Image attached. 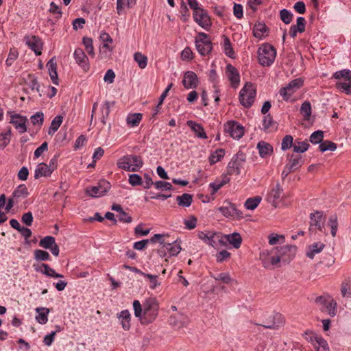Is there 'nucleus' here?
I'll use <instances>...</instances> for the list:
<instances>
[{"instance_id":"obj_1","label":"nucleus","mask_w":351,"mask_h":351,"mask_svg":"<svg viewBox=\"0 0 351 351\" xmlns=\"http://www.w3.org/2000/svg\"><path fill=\"white\" fill-rule=\"evenodd\" d=\"M134 315L139 318L142 324H148L154 322L159 309L157 300L154 298H147L141 305L138 300L133 302Z\"/></svg>"},{"instance_id":"obj_2","label":"nucleus","mask_w":351,"mask_h":351,"mask_svg":"<svg viewBox=\"0 0 351 351\" xmlns=\"http://www.w3.org/2000/svg\"><path fill=\"white\" fill-rule=\"evenodd\" d=\"M142 158L137 155H126L117 161L118 167L127 171H137L143 167Z\"/></svg>"},{"instance_id":"obj_3","label":"nucleus","mask_w":351,"mask_h":351,"mask_svg":"<svg viewBox=\"0 0 351 351\" xmlns=\"http://www.w3.org/2000/svg\"><path fill=\"white\" fill-rule=\"evenodd\" d=\"M258 59L263 66H270L275 60L276 50L269 43L263 44L258 49Z\"/></svg>"},{"instance_id":"obj_4","label":"nucleus","mask_w":351,"mask_h":351,"mask_svg":"<svg viewBox=\"0 0 351 351\" xmlns=\"http://www.w3.org/2000/svg\"><path fill=\"white\" fill-rule=\"evenodd\" d=\"M256 95V86L251 82H246L239 93V101L244 107L250 108Z\"/></svg>"},{"instance_id":"obj_5","label":"nucleus","mask_w":351,"mask_h":351,"mask_svg":"<svg viewBox=\"0 0 351 351\" xmlns=\"http://www.w3.org/2000/svg\"><path fill=\"white\" fill-rule=\"evenodd\" d=\"M195 47L202 56L208 54L213 49L208 35L204 32L199 33L195 38Z\"/></svg>"},{"instance_id":"obj_6","label":"nucleus","mask_w":351,"mask_h":351,"mask_svg":"<svg viewBox=\"0 0 351 351\" xmlns=\"http://www.w3.org/2000/svg\"><path fill=\"white\" fill-rule=\"evenodd\" d=\"M245 155L242 152H239L236 155H234L228 165V174L239 175L243 164L245 162Z\"/></svg>"},{"instance_id":"obj_7","label":"nucleus","mask_w":351,"mask_h":351,"mask_svg":"<svg viewBox=\"0 0 351 351\" xmlns=\"http://www.w3.org/2000/svg\"><path fill=\"white\" fill-rule=\"evenodd\" d=\"M285 322V317L282 314L274 313L268 315L263 322V324L253 323L254 325L261 326L265 328L278 329L282 326Z\"/></svg>"},{"instance_id":"obj_8","label":"nucleus","mask_w":351,"mask_h":351,"mask_svg":"<svg viewBox=\"0 0 351 351\" xmlns=\"http://www.w3.org/2000/svg\"><path fill=\"white\" fill-rule=\"evenodd\" d=\"M304 84V80L300 78H296L291 80L286 86L282 87L279 90V94L282 97L284 100L288 101L289 98L300 88Z\"/></svg>"},{"instance_id":"obj_9","label":"nucleus","mask_w":351,"mask_h":351,"mask_svg":"<svg viewBox=\"0 0 351 351\" xmlns=\"http://www.w3.org/2000/svg\"><path fill=\"white\" fill-rule=\"evenodd\" d=\"M281 262L289 263L295 256L297 247L292 245H286L275 249Z\"/></svg>"},{"instance_id":"obj_10","label":"nucleus","mask_w":351,"mask_h":351,"mask_svg":"<svg viewBox=\"0 0 351 351\" xmlns=\"http://www.w3.org/2000/svg\"><path fill=\"white\" fill-rule=\"evenodd\" d=\"M110 187L111 185L108 181L101 180L97 186L86 188V193L93 197H98L104 195Z\"/></svg>"},{"instance_id":"obj_11","label":"nucleus","mask_w":351,"mask_h":351,"mask_svg":"<svg viewBox=\"0 0 351 351\" xmlns=\"http://www.w3.org/2000/svg\"><path fill=\"white\" fill-rule=\"evenodd\" d=\"M310 227L309 232L312 234L315 232V228H317L319 231L322 232L324 228V219L325 217L324 214L321 211H316L315 213H311L310 215Z\"/></svg>"},{"instance_id":"obj_12","label":"nucleus","mask_w":351,"mask_h":351,"mask_svg":"<svg viewBox=\"0 0 351 351\" xmlns=\"http://www.w3.org/2000/svg\"><path fill=\"white\" fill-rule=\"evenodd\" d=\"M224 130L234 139H239L244 134L243 128L233 121H228L224 125Z\"/></svg>"},{"instance_id":"obj_13","label":"nucleus","mask_w":351,"mask_h":351,"mask_svg":"<svg viewBox=\"0 0 351 351\" xmlns=\"http://www.w3.org/2000/svg\"><path fill=\"white\" fill-rule=\"evenodd\" d=\"M194 21L204 29H208L211 25V21L208 12L203 8L199 9L197 11H195L193 13Z\"/></svg>"},{"instance_id":"obj_14","label":"nucleus","mask_w":351,"mask_h":351,"mask_svg":"<svg viewBox=\"0 0 351 351\" xmlns=\"http://www.w3.org/2000/svg\"><path fill=\"white\" fill-rule=\"evenodd\" d=\"M24 39L26 45L35 53L36 56H40L42 53L43 43L38 36H27Z\"/></svg>"},{"instance_id":"obj_15","label":"nucleus","mask_w":351,"mask_h":351,"mask_svg":"<svg viewBox=\"0 0 351 351\" xmlns=\"http://www.w3.org/2000/svg\"><path fill=\"white\" fill-rule=\"evenodd\" d=\"M227 77L232 88H237L240 82V75L238 70L232 64H228L226 68Z\"/></svg>"},{"instance_id":"obj_16","label":"nucleus","mask_w":351,"mask_h":351,"mask_svg":"<svg viewBox=\"0 0 351 351\" xmlns=\"http://www.w3.org/2000/svg\"><path fill=\"white\" fill-rule=\"evenodd\" d=\"M222 215L226 217H232L238 219L243 218V213L238 210L236 205L232 203H228L226 206H221L219 208Z\"/></svg>"},{"instance_id":"obj_17","label":"nucleus","mask_w":351,"mask_h":351,"mask_svg":"<svg viewBox=\"0 0 351 351\" xmlns=\"http://www.w3.org/2000/svg\"><path fill=\"white\" fill-rule=\"evenodd\" d=\"M283 189L279 183L270 191L267 195V201L271 204L273 206L276 208L278 206L280 198L282 197Z\"/></svg>"},{"instance_id":"obj_18","label":"nucleus","mask_w":351,"mask_h":351,"mask_svg":"<svg viewBox=\"0 0 351 351\" xmlns=\"http://www.w3.org/2000/svg\"><path fill=\"white\" fill-rule=\"evenodd\" d=\"M33 267L36 271L40 272L43 274L51 278H63L64 276L60 274H58L55 271V270L51 268L49 265L45 263H41L40 265L34 264Z\"/></svg>"},{"instance_id":"obj_19","label":"nucleus","mask_w":351,"mask_h":351,"mask_svg":"<svg viewBox=\"0 0 351 351\" xmlns=\"http://www.w3.org/2000/svg\"><path fill=\"white\" fill-rule=\"evenodd\" d=\"M74 58L76 62L84 71H87L89 69L88 58L82 49L77 48L75 50Z\"/></svg>"},{"instance_id":"obj_20","label":"nucleus","mask_w":351,"mask_h":351,"mask_svg":"<svg viewBox=\"0 0 351 351\" xmlns=\"http://www.w3.org/2000/svg\"><path fill=\"white\" fill-rule=\"evenodd\" d=\"M183 86L187 88H194L198 85L197 75L193 71H186L182 80Z\"/></svg>"},{"instance_id":"obj_21","label":"nucleus","mask_w":351,"mask_h":351,"mask_svg":"<svg viewBox=\"0 0 351 351\" xmlns=\"http://www.w3.org/2000/svg\"><path fill=\"white\" fill-rule=\"evenodd\" d=\"M27 119L25 117L19 114H14L11 117L10 123L13 124L20 133H24L27 131L26 122Z\"/></svg>"},{"instance_id":"obj_22","label":"nucleus","mask_w":351,"mask_h":351,"mask_svg":"<svg viewBox=\"0 0 351 351\" xmlns=\"http://www.w3.org/2000/svg\"><path fill=\"white\" fill-rule=\"evenodd\" d=\"M186 125L192 130L195 133V136L202 139H206L208 138L203 126L193 121L189 120L186 122Z\"/></svg>"},{"instance_id":"obj_23","label":"nucleus","mask_w":351,"mask_h":351,"mask_svg":"<svg viewBox=\"0 0 351 351\" xmlns=\"http://www.w3.org/2000/svg\"><path fill=\"white\" fill-rule=\"evenodd\" d=\"M257 149L260 156L263 158L270 156L274 152L273 147L269 143L263 141L258 142Z\"/></svg>"},{"instance_id":"obj_24","label":"nucleus","mask_w":351,"mask_h":351,"mask_svg":"<svg viewBox=\"0 0 351 351\" xmlns=\"http://www.w3.org/2000/svg\"><path fill=\"white\" fill-rule=\"evenodd\" d=\"M47 67L52 82L54 84H58V77L57 73V63L55 57L51 58L47 63Z\"/></svg>"},{"instance_id":"obj_25","label":"nucleus","mask_w":351,"mask_h":351,"mask_svg":"<svg viewBox=\"0 0 351 351\" xmlns=\"http://www.w3.org/2000/svg\"><path fill=\"white\" fill-rule=\"evenodd\" d=\"M325 247V244L322 242L314 243L307 247L306 255L311 259H313L315 254L321 252Z\"/></svg>"},{"instance_id":"obj_26","label":"nucleus","mask_w":351,"mask_h":351,"mask_svg":"<svg viewBox=\"0 0 351 351\" xmlns=\"http://www.w3.org/2000/svg\"><path fill=\"white\" fill-rule=\"evenodd\" d=\"M52 171L50 169V167H48V165L42 162L37 165L35 169L34 178L35 179H38L42 176L49 177Z\"/></svg>"},{"instance_id":"obj_27","label":"nucleus","mask_w":351,"mask_h":351,"mask_svg":"<svg viewBox=\"0 0 351 351\" xmlns=\"http://www.w3.org/2000/svg\"><path fill=\"white\" fill-rule=\"evenodd\" d=\"M227 242L231 244L234 248L238 249L242 243V238L239 233L234 232L230 234H225L223 237Z\"/></svg>"},{"instance_id":"obj_28","label":"nucleus","mask_w":351,"mask_h":351,"mask_svg":"<svg viewBox=\"0 0 351 351\" xmlns=\"http://www.w3.org/2000/svg\"><path fill=\"white\" fill-rule=\"evenodd\" d=\"M28 195L29 193L26 186L25 184H20L14 189L12 197L19 202L21 199L26 198Z\"/></svg>"},{"instance_id":"obj_29","label":"nucleus","mask_w":351,"mask_h":351,"mask_svg":"<svg viewBox=\"0 0 351 351\" xmlns=\"http://www.w3.org/2000/svg\"><path fill=\"white\" fill-rule=\"evenodd\" d=\"M118 319L121 321V324L122 325V328L127 330L130 328V319L131 315L128 310H123L121 311L118 315Z\"/></svg>"},{"instance_id":"obj_30","label":"nucleus","mask_w":351,"mask_h":351,"mask_svg":"<svg viewBox=\"0 0 351 351\" xmlns=\"http://www.w3.org/2000/svg\"><path fill=\"white\" fill-rule=\"evenodd\" d=\"M49 308L45 307H38L36 308V312L38 315L36 316V321L40 324H45L48 321V314L49 313Z\"/></svg>"},{"instance_id":"obj_31","label":"nucleus","mask_w":351,"mask_h":351,"mask_svg":"<svg viewBox=\"0 0 351 351\" xmlns=\"http://www.w3.org/2000/svg\"><path fill=\"white\" fill-rule=\"evenodd\" d=\"M263 126L265 132H271L277 129V124L269 114L264 117Z\"/></svg>"},{"instance_id":"obj_32","label":"nucleus","mask_w":351,"mask_h":351,"mask_svg":"<svg viewBox=\"0 0 351 351\" xmlns=\"http://www.w3.org/2000/svg\"><path fill=\"white\" fill-rule=\"evenodd\" d=\"M178 204L180 206L189 207L193 202V195L189 193H184L176 197Z\"/></svg>"},{"instance_id":"obj_33","label":"nucleus","mask_w":351,"mask_h":351,"mask_svg":"<svg viewBox=\"0 0 351 351\" xmlns=\"http://www.w3.org/2000/svg\"><path fill=\"white\" fill-rule=\"evenodd\" d=\"M143 114L141 113L129 114L126 118L127 124L131 127L137 126L141 121Z\"/></svg>"},{"instance_id":"obj_34","label":"nucleus","mask_w":351,"mask_h":351,"mask_svg":"<svg viewBox=\"0 0 351 351\" xmlns=\"http://www.w3.org/2000/svg\"><path fill=\"white\" fill-rule=\"evenodd\" d=\"M303 163L304 160L301 156L292 154L287 165L295 171L301 167Z\"/></svg>"},{"instance_id":"obj_35","label":"nucleus","mask_w":351,"mask_h":351,"mask_svg":"<svg viewBox=\"0 0 351 351\" xmlns=\"http://www.w3.org/2000/svg\"><path fill=\"white\" fill-rule=\"evenodd\" d=\"M312 109L311 103L308 101H305L302 103L300 107V113L303 116L304 119L306 121L309 120L311 116Z\"/></svg>"},{"instance_id":"obj_36","label":"nucleus","mask_w":351,"mask_h":351,"mask_svg":"<svg viewBox=\"0 0 351 351\" xmlns=\"http://www.w3.org/2000/svg\"><path fill=\"white\" fill-rule=\"evenodd\" d=\"M338 219L336 214H334L328 218V226L330 227V233L332 237L337 234L338 229Z\"/></svg>"},{"instance_id":"obj_37","label":"nucleus","mask_w":351,"mask_h":351,"mask_svg":"<svg viewBox=\"0 0 351 351\" xmlns=\"http://www.w3.org/2000/svg\"><path fill=\"white\" fill-rule=\"evenodd\" d=\"M164 247L167 250L170 256L178 255L182 250L180 245L176 242L173 243H164Z\"/></svg>"},{"instance_id":"obj_38","label":"nucleus","mask_w":351,"mask_h":351,"mask_svg":"<svg viewBox=\"0 0 351 351\" xmlns=\"http://www.w3.org/2000/svg\"><path fill=\"white\" fill-rule=\"evenodd\" d=\"M225 155V150L223 149H217L215 152L211 154L209 157V162L210 165H214L216 162L220 161Z\"/></svg>"},{"instance_id":"obj_39","label":"nucleus","mask_w":351,"mask_h":351,"mask_svg":"<svg viewBox=\"0 0 351 351\" xmlns=\"http://www.w3.org/2000/svg\"><path fill=\"white\" fill-rule=\"evenodd\" d=\"M267 30L268 29L265 23H258L254 27L253 34L256 38H261Z\"/></svg>"},{"instance_id":"obj_40","label":"nucleus","mask_w":351,"mask_h":351,"mask_svg":"<svg viewBox=\"0 0 351 351\" xmlns=\"http://www.w3.org/2000/svg\"><path fill=\"white\" fill-rule=\"evenodd\" d=\"M262 198L260 196H255L247 199L245 202V207L248 210H254L261 202Z\"/></svg>"},{"instance_id":"obj_41","label":"nucleus","mask_w":351,"mask_h":351,"mask_svg":"<svg viewBox=\"0 0 351 351\" xmlns=\"http://www.w3.org/2000/svg\"><path fill=\"white\" fill-rule=\"evenodd\" d=\"M337 302L331 297L330 302L327 303L325 308H321L323 312H327L331 317H335L337 314Z\"/></svg>"},{"instance_id":"obj_42","label":"nucleus","mask_w":351,"mask_h":351,"mask_svg":"<svg viewBox=\"0 0 351 351\" xmlns=\"http://www.w3.org/2000/svg\"><path fill=\"white\" fill-rule=\"evenodd\" d=\"M63 117L62 115L56 116L51 123V125L48 132L49 134H53L55 132H56L61 125Z\"/></svg>"},{"instance_id":"obj_43","label":"nucleus","mask_w":351,"mask_h":351,"mask_svg":"<svg viewBox=\"0 0 351 351\" xmlns=\"http://www.w3.org/2000/svg\"><path fill=\"white\" fill-rule=\"evenodd\" d=\"M223 49L225 54L231 58H234V52L232 47L231 43L228 37L223 36Z\"/></svg>"},{"instance_id":"obj_44","label":"nucleus","mask_w":351,"mask_h":351,"mask_svg":"<svg viewBox=\"0 0 351 351\" xmlns=\"http://www.w3.org/2000/svg\"><path fill=\"white\" fill-rule=\"evenodd\" d=\"M134 59L138 63L141 69H145L147 64V58L141 52H136L134 54Z\"/></svg>"},{"instance_id":"obj_45","label":"nucleus","mask_w":351,"mask_h":351,"mask_svg":"<svg viewBox=\"0 0 351 351\" xmlns=\"http://www.w3.org/2000/svg\"><path fill=\"white\" fill-rule=\"evenodd\" d=\"M216 234H212L211 235H208L204 232H199L198 233V237L201 240L204 241L206 243L213 247H215L216 242L214 241L213 238Z\"/></svg>"},{"instance_id":"obj_46","label":"nucleus","mask_w":351,"mask_h":351,"mask_svg":"<svg viewBox=\"0 0 351 351\" xmlns=\"http://www.w3.org/2000/svg\"><path fill=\"white\" fill-rule=\"evenodd\" d=\"M34 259L37 261H45L50 260L49 254L45 250H36L34 252Z\"/></svg>"},{"instance_id":"obj_47","label":"nucleus","mask_w":351,"mask_h":351,"mask_svg":"<svg viewBox=\"0 0 351 351\" xmlns=\"http://www.w3.org/2000/svg\"><path fill=\"white\" fill-rule=\"evenodd\" d=\"M313 340H315L318 345V346L316 347L317 351H319V348H322L324 351H330L328 343L324 338L322 337L314 336L311 337V341Z\"/></svg>"},{"instance_id":"obj_48","label":"nucleus","mask_w":351,"mask_h":351,"mask_svg":"<svg viewBox=\"0 0 351 351\" xmlns=\"http://www.w3.org/2000/svg\"><path fill=\"white\" fill-rule=\"evenodd\" d=\"M324 132L322 130H317L311 134L309 138V141L313 144H318L323 142Z\"/></svg>"},{"instance_id":"obj_49","label":"nucleus","mask_w":351,"mask_h":351,"mask_svg":"<svg viewBox=\"0 0 351 351\" xmlns=\"http://www.w3.org/2000/svg\"><path fill=\"white\" fill-rule=\"evenodd\" d=\"M319 148L322 152L335 151L337 149V145L332 141H324L319 144Z\"/></svg>"},{"instance_id":"obj_50","label":"nucleus","mask_w":351,"mask_h":351,"mask_svg":"<svg viewBox=\"0 0 351 351\" xmlns=\"http://www.w3.org/2000/svg\"><path fill=\"white\" fill-rule=\"evenodd\" d=\"M309 146V144L306 141H298L294 143L293 147L295 152L304 153L308 150Z\"/></svg>"},{"instance_id":"obj_51","label":"nucleus","mask_w":351,"mask_h":351,"mask_svg":"<svg viewBox=\"0 0 351 351\" xmlns=\"http://www.w3.org/2000/svg\"><path fill=\"white\" fill-rule=\"evenodd\" d=\"M330 298L331 296L328 294L320 295L315 298V302L320 307V309L325 308L327 303L330 302Z\"/></svg>"},{"instance_id":"obj_52","label":"nucleus","mask_w":351,"mask_h":351,"mask_svg":"<svg viewBox=\"0 0 351 351\" xmlns=\"http://www.w3.org/2000/svg\"><path fill=\"white\" fill-rule=\"evenodd\" d=\"M55 241L56 239L53 237L47 236L39 241V245L43 248L49 249L53 244H55Z\"/></svg>"},{"instance_id":"obj_53","label":"nucleus","mask_w":351,"mask_h":351,"mask_svg":"<svg viewBox=\"0 0 351 351\" xmlns=\"http://www.w3.org/2000/svg\"><path fill=\"white\" fill-rule=\"evenodd\" d=\"M293 16V14L287 9H282L280 11V18L287 25L292 21Z\"/></svg>"},{"instance_id":"obj_54","label":"nucleus","mask_w":351,"mask_h":351,"mask_svg":"<svg viewBox=\"0 0 351 351\" xmlns=\"http://www.w3.org/2000/svg\"><path fill=\"white\" fill-rule=\"evenodd\" d=\"M341 293L343 297H351V282L344 280L341 285Z\"/></svg>"},{"instance_id":"obj_55","label":"nucleus","mask_w":351,"mask_h":351,"mask_svg":"<svg viewBox=\"0 0 351 351\" xmlns=\"http://www.w3.org/2000/svg\"><path fill=\"white\" fill-rule=\"evenodd\" d=\"M333 77L335 79L344 78L346 80L351 81V71L349 69H343L334 73Z\"/></svg>"},{"instance_id":"obj_56","label":"nucleus","mask_w":351,"mask_h":351,"mask_svg":"<svg viewBox=\"0 0 351 351\" xmlns=\"http://www.w3.org/2000/svg\"><path fill=\"white\" fill-rule=\"evenodd\" d=\"M83 44L85 46L86 50L88 55H90L92 57H94L95 53H94V47L93 45V39L88 37H84L83 38Z\"/></svg>"},{"instance_id":"obj_57","label":"nucleus","mask_w":351,"mask_h":351,"mask_svg":"<svg viewBox=\"0 0 351 351\" xmlns=\"http://www.w3.org/2000/svg\"><path fill=\"white\" fill-rule=\"evenodd\" d=\"M143 276L149 280V287L152 289H155L157 286L160 285V282H158V276L157 275H152L149 274H143Z\"/></svg>"},{"instance_id":"obj_58","label":"nucleus","mask_w":351,"mask_h":351,"mask_svg":"<svg viewBox=\"0 0 351 351\" xmlns=\"http://www.w3.org/2000/svg\"><path fill=\"white\" fill-rule=\"evenodd\" d=\"M30 120L33 125L41 126L44 121V114L42 112H37L30 117Z\"/></svg>"},{"instance_id":"obj_59","label":"nucleus","mask_w":351,"mask_h":351,"mask_svg":"<svg viewBox=\"0 0 351 351\" xmlns=\"http://www.w3.org/2000/svg\"><path fill=\"white\" fill-rule=\"evenodd\" d=\"M29 87L32 90H36L38 93L39 96L41 97L42 94L40 91V85L38 84V82L36 77L32 76V75H29Z\"/></svg>"},{"instance_id":"obj_60","label":"nucleus","mask_w":351,"mask_h":351,"mask_svg":"<svg viewBox=\"0 0 351 351\" xmlns=\"http://www.w3.org/2000/svg\"><path fill=\"white\" fill-rule=\"evenodd\" d=\"M12 133V129L10 127L8 128V130L4 133H1L0 136L2 137L1 139V143L0 144V147L3 148L5 147L8 143H10V136Z\"/></svg>"},{"instance_id":"obj_61","label":"nucleus","mask_w":351,"mask_h":351,"mask_svg":"<svg viewBox=\"0 0 351 351\" xmlns=\"http://www.w3.org/2000/svg\"><path fill=\"white\" fill-rule=\"evenodd\" d=\"M293 137L291 135H286L281 143V149L282 150H287L291 147L293 145Z\"/></svg>"},{"instance_id":"obj_62","label":"nucleus","mask_w":351,"mask_h":351,"mask_svg":"<svg viewBox=\"0 0 351 351\" xmlns=\"http://www.w3.org/2000/svg\"><path fill=\"white\" fill-rule=\"evenodd\" d=\"M154 186L157 189L162 191H171L173 189L171 183L164 181H157L154 183Z\"/></svg>"},{"instance_id":"obj_63","label":"nucleus","mask_w":351,"mask_h":351,"mask_svg":"<svg viewBox=\"0 0 351 351\" xmlns=\"http://www.w3.org/2000/svg\"><path fill=\"white\" fill-rule=\"evenodd\" d=\"M336 87L347 95H351V82H338L336 84Z\"/></svg>"},{"instance_id":"obj_64","label":"nucleus","mask_w":351,"mask_h":351,"mask_svg":"<svg viewBox=\"0 0 351 351\" xmlns=\"http://www.w3.org/2000/svg\"><path fill=\"white\" fill-rule=\"evenodd\" d=\"M128 182L133 186H140L143 184L142 178L138 174L130 175Z\"/></svg>"}]
</instances>
